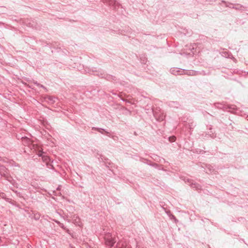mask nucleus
Returning a JSON list of instances; mask_svg holds the SVG:
<instances>
[{
	"instance_id": "f257e3e1",
	"label": "nucleus",
	"mask_w": 248,
	"mask_h": 248,
	"mask_svg": "<svg viewBox=\"0 0 248 248\" xmlns=\"http://www.w3.org/2000/svg\"><path fill=\"white\" fill-rule=\"evenodd\" d=\"M105 239L106 240V244L108 246H110V247L113 246L114 244L116 242V241L115 240V239L113 238H112L111 235H110L109 234H107L105 236Z\"/></svg>"
},
{
	"instance_id": "f03ea898",
	"label": "nucleus",
	"mask_w": 248,
	"mask_h": 248,
	"mask_svg": "<svg viewBox=\"0 0 248 248\" xmlns=\"http://www.w3.org/2000/svg\"><path fill=\"white\" fill-rule=\"evenodd\" d=\"M42 159L44 162H46V163H47V161L49 160V157L46 155H43L42 156Z\"/></svg>"
},
{
	"instance_id": "7ed1b4c3",
	"label": "nucleus",
	"mask_w": 248,
	"mask_h": 248,
	"mask_svg": "<svg viewBox=\"0 0 248 248\" xmlns=\"http://www.w3.org/2000/svg\"><path fill=\"white\" fill-rule=\"evenodd\" d=\"M176 138L174 136H172L169 138V140L170 142H174L175 141Z\"/></svg>"
},
{
	"instance_id": "20e7f679",
	"label": "nucleus",
	"mask_w": 248,
	"mask_h": 248,
	"mask_svg": "<svg viewBox=\"0 0 248 248\" xmlns=\"http://www.w3.org/2000/svg\"><path fill=\"white\" fill-rule=\"evenodd\" d=\"M165 117V115L162 114V115L160 117L158 118V120L159 121H163Z\"/></svg>"
},
{
	"instance_id": "39448f33",
	"label": "nucleus",
	"mask_w": 248,
	"mask_h": 248,
	"mask_svg": "<svg viewBox=\"0 0 248 248\" xmlns=\"http://www.w3.org/2000/svg\"><path fill=\"white\" fill-rule=\"evenodd\" d=\"M38 155H40V156H41V155H42V154H40V153H38Z\"/></svg>"
}]
</instances>
